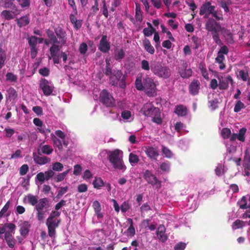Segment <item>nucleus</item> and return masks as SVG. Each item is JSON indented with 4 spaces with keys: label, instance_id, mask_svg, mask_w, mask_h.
Wrapping results in <instances>:
<instances>
[{
    "label": "nucleus",
    "instance_id": "obj_1",
    "mask_svg": "<svg viewBox=\"0 0 250 250\" xmlns=\"http://www.w3.org/2000/svg\"><path fill=\"white\" fill-rule=\"evenodd\" d=\"M135 87L140 91H144L149 97H154L157 95L156 84L154 80L146 76L142 79V77H138L135 81Z\"/></svg>",
    "mask_w": 250,
    "mask_h": 250
},
{
    "label": "nucleus",
    "instance_id": "obj_2",
    "mask_svg": "<svg viewBox=\"0 0 250 250\" xmlns=\"http://www.w3.org/2000/svg\"><path fill=\"white\" fill-rule=\"evenodd\" d=\"M123 152L122 150L116 149L109 152L108 160L112 164L115 169L124 172L126 167L123 161Z\"/></svg>",
    "mask_w": 250,
    "mask_h": 250
},
{
    "label": "nucleus",
    "instance_id": "obj_3",
    "mask_svg": "<svg viewBox=\"0 0 250 250\" xmlns=\"http://www.w3.org/2000/svg\"><path fill=\"white\" fill-rule=\"evenodd\" d=\"M199 14L204 16L205 19L209 18L211 16L216 20L221 21L223 20L222 15H219L218 11L215 10V6L212 5L210 1L205 2L200 8Z\"/></svg>",
    "mask_w": 250,
    "mask_h": 250
},
{
    "label": "nucleus",
    "instance_id": "obj_4",
    "mask_svg": "<svg viewBox=\"0 0 250 250\" xmlns=\"http://www.w3.org/2000/svg\"><path fill=\"white\" fill-rule=\"evenodd\" d=\"M151 71L160 78H168L171 75V71L168 67L164 66L160 62H156L150 65Z\"/></svg>",
    "mask_w": 250,
    "mask_h": 250
},
{
    "label": "nucleus",
    "instance_id": "obj_5",
    "mask_svg": "<svg viewBox=\"0 0 250 250\" xmlns=\"http://www.w3.org/2000/svg\"><path fill=\"white\" fill-rule=\"evenodd\" d=\"M143 114L146 116L151 117L153 123L157 125H161L164 118V114L160 110H141Z\"/></svg>",
    "mask_w": 250,
    "mask_h": 250
},
{
    "label": "nucleus",
    "instance_id": "obj_6",
    "mask_svg": "<svg viewBox=\"0 0 250 250\" xmlns=\"http://www.w3.org/2000/svg\"><path fill=\"white\" fill-rule=\"evenodd\" d=\"M100 100L106 107H113L115 105V101L113 96L105 89L101 92Z\"/></svg>",
    "mask_w": 250,
    "mask_h": 250
},
{
    "label": "nucleus",
    "instance_id": "obj_7",
    "mask_svg": "<svg viewBox=\"0 0 250 250\" xmlns=\"http://www.w3.org/2000/svg\"><path fill=\"white\" fill-rule=\"evenodd\" d=\"M143 178L148 184L155 186L156 188H160L161 187V181L159 180L155 175L149 170H146L144 171Z\"/></svg>",
    "mask_w": 250,
    "mask_h": 250
},
{
    "label": "nucleus",
    "instance_id": "obj_8",
    "mask_svg": "<svg viewBox=\"0 0 250 250\" xmlns=\"http://www.w3.org/2000/svg\"><path fill=\"white\" fill-rule=\"evenodd\" d=\"M208 20L205 23V28L211 33L216 32V31H220L221 28L219 23L217 22L216 20L213 18H208Z\"/></svg>",
    "mask_w": 250,
    "mask_h": 250
},
{
    "label": "nucleus",
    "instance_id": "obj_9",
    "mask_svg": "<svg viewBox=\"0 0 250 250\" xmlns=\"http://www.w3.org/2000/svg\"><path fill=\"white\" fill-rule=\"evenodd\" d=\"M28 43L30 48V56L32 59H34L38 53L37 45L38 43V37L31 36L27 38Z\"/></svg>",
    "mask_w": 250,
    "mask_h": 250
},
{
    "label": "nucleus",
    "instance_id": "obj_10",
    "mask_svg": "<svg viewBox=\"0 0 250 250\" xmlns=\"http://www.w3.org/2000/svg\"><path fill=\"white\" fill-rule=\"evenodd\" d=\"M39 87L45 96L50 95L53 90V86L50 85L49 82L45 79L42 78L40 81Z\"/></svg>",
    "mask_w": 250,
    "mask_h": 250
},
{
    "label": "nucleus",
    "instance_id": "obj_11",
    "mask_svg": "<svg viewBox=\"0 0 250 250\" xmlns=\"http://www.w3.org/2000/svg\"><path fill=\"white\" fill-rule=\"evenodd\" d=\"M98 49L100 51L104 53H107L110 50V42L107 40L106 35L102 36L99 42Z\"/></svg>",
    "mask_w": 250,
    "mask_h": 250
},
{
    "label": "nucleus",
    "instance_id": "obj_12",
    "mask_svg": "<svg viewBox=\"0 0 250 250\" xmlns=\"http://www.w3.org/2000/svg\"><path fill=\"white\" fill-rule=\"evenodd\" d=\"M123 76V73L120 70H114L113 74L109 77V83L113 86H117L120 79Z\"/></svg>",
    "mask_w": 250,
    "mask_h": 250
},
{
    "label": "nucleus",
    "instance_id": "obj_13",
    "mask_svg": "<svg viewBox=\"0 0 250 250\" xmlns=\"http://www.w3.org/2000/svg\"><path fill=\"white\" fill-rule=\"evenodd\" d=\"M230 83L232 86H234V82L232 78L230 75L223 78L219 81V88L220 90H226L229 87V84Z\"/></svg>",
    "mask_w": 250,
    "mask_h": 250
},
{
    "label": "nucleus",
    "instance_id": "obj_14",
    "mask_svg": "<svg viewBox=\"0 0 250 250\" xmlns=\"http://www.w3.org/2000/svg\"><path fill=\"white\" fill-rule=\"evenodd\" d=\"M52 139L54 145L58 147L59 149L62 147V132L61 130H57L55 134L51 135Z\"/></svg>",
    "mask_w": 250,
    "mask_h": 250
},
{
    "label": "nucleus",
    "instance_id": "obj_15",
    "mask_svg": "<svg viewBox=\"0 0 250 250\" xmlns=\"http://www.w3.org/2000/svg\"><path fill=\"white\" fill-rule=\"evenodd\" d=\"M13 233H14V231L12 232L11 231H7L4 234V238L6 243L8 247L11 249L14 248L16 243V240L12 235Z\"/></svg>",
    "mask_w": 250,
    "mask_h": 250
},
{
    "label": "nucleus",
    "instance_id": "obj_16",
    "mask_svg": "<svg viewBox=\"0 0 250 250\" xmlns=\"http://www.w3.org/2000/svg\"><path fill=\"white\" fill-rule=\"evenodd\" d=\"M34 124L37 126V130L40 133L44 134L50 132V130L46 128L45 126L43 125L42 121L38 118L33 119Z\"/></svg>",
    "mask_w": 250,
    "mask_h": 250
},
{
    "label": "nucleus",
    "instance_id": "obj_17",
    "mask_svg": "<svg viewBox=\"0 0 250 250\" xmlns=\"http://www.w3.org/2000/svg\"><path fill=\"white\" fill-rule=\"evenodd\" d=\"M46 225L48 227L49 235L51 237L54 236L55 229L57 227L58 223H56L55 221L53 222L51 218H48L46 221Z\"/></svg>",
    "mask_w": 250,
    "mask_h": 250
},
{
    "label": "nucleus",
    "instance_id": "obj_18",
    "mask_svg": "<svg viewBox=\"0 0 250 250\" xmlns=\"http://www.w3.org/2000/svg\"><path fill=\"white\" fill-rule=\"evenodd\" d=\"M200 83L198 80H193L189 85V93L192 95H197L199 92Z\"/></svg>",
    "mask_w": 250,
    "mask_h": 250
},
{
    "label": "nucleus",
    "instance_id": "obj_19",
    "mask_svg": "<svg viewBox=\"0 0 250 250\" xmlns=\"http://www.w3.org/2000/svg\"><path fill=\"white\" fill-rule=\"evenodd\" d=\"M165 231L166 228L163 225H160L156 231V234L158 236L159 240L162 242H165L167 239V237L165 234Z\"/></svg>",
    "mask_w": 250,
    "mask_h": 250
},
{
    "label": "nucleus",
    "instance_id": "obj_20",
    "mask_svg": "<svg viewBox=\"0 0 250 250\" xmlns=\"http://www.w3.org/2000/svg\"><path fill=\"white\" fill-rule=\"evenodd\" d=\"M188 64L185 62L183 64V68H181L179 70L181 76L183 78H188L191 76L192 71L190 68L187 69Z\"/></svg>",
    "mask_w": 250,
    "mask_h": 250
},
{
    "label": "nucleus",
    "instance_id": "obj_21",
    "mask_svg": "<svg viewBox=\"0 0 250 250\" xmlns=\"http://www.w3.org/2000/svg\"><path fill=\"white\" fill-rule=\"evenodd\" d=\"M145 152L147 157L151 160H156L159 155L157 148L153 147H148Z\"/></svg>",
    "mask_w": 250,
    "mask_h": 250
},
{
    "label": "nucleus",
    "instance_id": "obj_22",
    "mask_svg": "<svg viewBox=\"0 0 250 250\" xmlns=\"http://www.w3.org/2000/svg\"><path fill=\"white\" fill-rule=\"evenodd\" d=\"M20 227V234L21 235L25 237L29 231V229L31 227L30 223L28 221H23L21 223Z\"/></svg>",
    "mask_w": 250,
    "mask_h": 250
},
{
    "label": "nucleus",
    "instance_id": "obj_23",
    "mask_svg": "<svg viewBox=\"0 0 250 250\" xmlns=\"http://www.w3.org/2000/svg\"><path fill=\"white\" fill-rule=\"evenodd\" d=\"M48 207V202L46 198L41 199L36 205V208L37 211H46Z\"/></svg>",
    "mask_w": 250,
    "mask_h": 250
},
{
    "label": "nucleus",
    "instance_id": "obj_24",
    "mask_svg": "<svg viewBox=\"0 0 250 250\" xmlns=\"http://www.w3.org/2000/svg\"><path fill=\"white\" fill-rule=\"evenodd\" d=\"M33 159L36 164L40 165L46 164L51 161L50 158L46 156H40L36 153L33 154Z\"/></svg>",
    "mask_w": 250,
    "mask_h": 250
},
{
    "label": "nucleus",
    "instance_id": "obj_25",
    "mask_svg": "<svg viewBox=\"0 0 250 250\" xmlns=\"http://www.w3.org/2000/svg\"><path fill=\"white\" fill-rule=\"evenodd\" d=\"M143 45L145 50L151 55H153L155 53L154 47L151 45L150 41L147 38H145L143 40Z\"/></svg>",
    "mask_w": 250,
    "mask_h": 250
},
{
    "label": "nucleus",
    "instance_id": "obj_26",
    "mask_svg": "<svg viewBox=\"0 0 250 250\" xmlns=\"http://www.w3.org/2000/svg\"><path fill=\"white\" fill-rule=\"evenodd\" d=\"M16 228L15 225L13 223H5L4 225L0 227V238L1 237L2 234L5 233L7 231H6V229H8V231H11L12 232L15 231Z\"/></svg>",
    "mask_w": 250,
    "mask_h": 250
},
{
    "label": "nucleus",
    "instance_id": "obj_27",
    "mask_svg": "<svg viewBox=\"0 0 250 250\" xmlns=\"http://www.w3.org/2000/svg\"><path fill=\"white\" fill-rule=\"evenodd\" d=\"M16 21H17L18 26L21 27L28 25L30 22V19L28 15H25L21 17L20 19H17Z\"/></svg>",
    "mask_w": 250,
    "mask_h": 250
},
{
    "label": "nucleus",
    "instance_id": "obj_28",
    "mask_svg": "<svg viewBox=\"0 0 250 250\" xmlns=\"http://www.w3.org/2000/svg\"><path fill=\"white\" fill-rule=\"evenodd\" d=\"M217 2L220 4V7L224 9L226 13L229 12V6L232 4V1L230 0H218Z\"/></svg>",
    "mask_w": 250,
    "mask_h": 250
},
{
    "label": "nucleus",
    "instance_id": "obj_29",
    "mask_svg": "<svg viewBox=\"0 0 250 250\" xmlns=\"http://www.w3.org/2000/svg\"><path fill=\"white\" fill-rule=\"evenodd\" d=\"M61 46L62 44L61 45H59L57 44V43H53V45L49 49L51 56H58Z\"/></svg>",
    "mask_w": 250,
    "mask_h": 250
},
{
    "label": "nucleus",
    "instance_id": "obj_30",
    "mask_svg": "<svg viewBox=\"0 0 250 250\" xmlns=\"http://www.w3.org/2000/svg\"><path fill=\"white\" fill-rule=\"evenodd\" d=\"M125 56V51L121 49L115 51L114 59L116 61L120 62Z\"/></svg>",
    "mask_w": 250,
    "mask_h": 250
},
{
    "label": "nucleus",
    "instance_id": "obj_31",
    "mask_svg": "<svg viewBox=\"0 0 250 250\" xmlns=\"http://www.w3.org/2000/svg\"><path fill=\"white\" fill-rule=\"evenodd\" d=\"M13 0H0V2L3 3L4 8L17 9V6L13 3Z\"/></svg>",
    "mask_w": 250,
    "mask_h": 250
},
{
    "label": "nucleus",
    "instance_id": "obj_32",
    "mask_svg": "<svg viewBox=\"0 0 250 250\" xmlns=\"http://www.w3.org/2000/svg\"><path fill=\"white\" fill-rule=\"evenodd\" d=\"M12 13H14V12L9 10H4L1 12V16L6 20H10L14 18Z\"/></svg>",
    "mask_w": 250,
    "mask_h": 250
},
{
    "label": "nucleus",
    "instance_id": "obj_33",
    "mask_svg": "<svg viewBox=\"0 0 250 250\" xmlns=\"http://www.w3.org/2000/svg\"><path fill=\"white\" fill-rule=\"evenodd\" d=\"M45 32L47 37L49 38V40H50L51 41L53 42V43H59V42H58L57 39L52 30L47 29L45 30Z\"/></svg>",
    "mask_w": 250,
    "mask_h": 250
},
{
    "label": "nucleus",
    "instance_id": "obj_34",
    "mask_svg": "<svg viewBox=\"0 0 250 250\" xmlns=\"http://www.w3.org/2000/svg\"><path fill=\"white\" fill-rule=\"evenodd\" d=\"M6 92L7 94V98L10 100H14L17 96V91L12 87L9 88Z\"/></svg>",
    "mask_w": 250,
    "mask_h": 250
},
{
    "label": "nucleus",
    "instance_id": "obj_35",
    "mask_svg": "<svg viewBox=\"0 0 250 250\" xmlns=\"http://www.w3.org/2000/svg\"><path fill=\"white\" fill-rule=\"evenodd\" d=\"M6 53L1 47H0V69L4 65L6 59Z\"/></svg>",
    "mask_w": 250,
    "mask_h": 250
},
{
    "label": "nucleus",
    "instance_id": "obj_36",
    "mask_svg": "<svg viewBox=\"0 0 250 250\" xmlns=\"http://www.w3.org/2000/svg\"><path fill=\"white\" fill-rule=\"evenodd\" d=\"M104 184L103 180L100 177H95L93 182L94 187L97 189H99L101 187H103L104 186Z\"/></svg>",
    "mask_w": 250,
    "mask_h": 250
},
{
    "label": "nucleus",
    "instance_id": "obj_37",
    "mask_svg": "<svg viewBox=\"0 0 250 250\" xmlns=\"http://www.w3.org/2000/svg\"><path fill=\"white\" fill-rule=\"evenodd\" d=\"M128 221L130 222V225L126 230V233L128 236L133 237L135 233V230L133 225V221L130 218L128 219Z\"/></svg>",
    "mask_w": 250,
    "mask_h": 250
},
{
    "label": "nucleus",
    "instance_id": "obj_38",
    "mask_svg": "<svg viewBox=\"0 0 250 250\" xmlns=\"http://www.w3.org/2000/svg\"><path fill=\"white\" fill-rule=\"evenodd\" d=\"M41 150L43 154L49 155L53 152V148L50 146L45 145L41 147Z\"/></svg>",
    "mask_w": 250,
    "mask_h": 250
},
{
    "label": "nucleus",
    "instance_id": "obj_39",
    "mask_svg": "<svg viewBox=\"0 0 250 250\" xmlns=\"http://www.w3.org/2000/svg\"><path fill=\"white\" fill-rule=\"evenodd\" d=\"M247 129L243 127L239 130V133L237 134V139L242 142L245 141V134Z\"/></svg>",
    "mask_w": 250,
    "mask_h": 250
},
{
    "label": "nucleus",
    "instance_id": "obj_40",
    "mask_svg": "<svg viewBox=\"0 0 250 250\" xmlns=\"http://www.w3.org/2000/svg\"><path fill=\"white\" fill-rule=\"evenodd\" d=\"M237 204L239 206L240 208L247 209L249 208L247 206V199L245 196H243L240 200L238 201Z\"/></svg>",
    "mask_w": 250,
    "mask_h": 250
},
{
    "label": "nucleus",
    "instance_id": "obj_41",
    "mask_svg": "<svg viewBox=\"0 0 250 250\" xmlns=\"http://www.w3.org/2000/svg\"><path fill=\"white\" fill-rule=\"evenodd\" d=\"M244 169H250V155L246 152L243 164Z\"/></svg>",
    "mask_w": 250,
    "mask_h": 250
},
{
    "label": "nucleus",
    "instance_id": "obj_42",
    "mask_svg": "<svg viewBox=\"0 0 250 250\" xmlns=\"http://www.w3.org/2000/svg\"><path fill=\"white\" fill-rule=\"evenodd\" d=\"M244 225L245 223L244 221L237 219L233 223L232 227L233 229H236L243 228Z\"/></svg>",
    "mask_w": 250,
    "mask_h": 250
},
{
    "label": "nucleus",
    "instance_id": "obj_43",
    "mask_svg": "<svg viewBox=\"0 0 250 250\" xmlns=\"http://www.w3.org/2000/svg\"><path fill=\"white\" fill-rule=\"evenodd\" d=\"M139 161V158L138 156L133 153H130L129 155V162L130 163L133 165V164H137Z\"/></svg>",
    "mask_w": 250,
    "mask_h": 250
},
{
    "label": "nucleus",
    "instance_id": "obj_44",
    "mask_svg": "<svg viewBox=\"0 0 250 250\" xmlns=\"http://www.w3.org/2000/svg\"><path fill=\"white\" fill-rule=\"evenodd\" d=\"M61 214V212L58 211L57 210L53 211L50 215V216L48 217V218H51L52 221L53 222L55 221L56 223H59L61 221L60 220H58L57 219V217L59 216Z\"/></svg>",
    "mask_w": 250,
    "mask_h": 250
},
{
    "label": "nucleus",
    "instance_id": "obj_45",
    "mask_svg": "<svg viewBox=\"0 0 250 250\" xmlns=\"http://www.w3.org/2000/svg\"><path fill=\"white\" fill-rule=\"evenodd\" d=\"M26 199H27L28 203H29L32 206L36 205L38 203L37 198L33 195L28 194L26 196Z\"/></svg>",
    "mask_w": 250,
    "mask_h": 250
},
{
    "label": "nucleus",
    "instance_id": "obj_46",
    "mask_svg": "<svg viewBox=\"0 0 250 250\" xmlns=\"http://www.w3.org/2000/svg\"><path fill=\"white\" fill-rule=\"evenodd\" d=\"M231 130L228 128H224L221 131V135L224 139H228L231 135Z\"/></svg>",
    "mask_w": 250,
    "mask_h": 250
},
{
    "label": "nucleus",
    "instance_id": "obj_47",
    "mask_svg": "<svg viewBox=\"0 0 250 250\" xmlns=\"http://www.w3.org/2000/svg\"><path fill=\"white\" fill-rule=\"evenodd\" d=\"M219 32V31H216V32L212 33L211 35L212 39L218 45H222L223 44V42L219 38L218 34Z\"/></svg>",
    "mask_w": 250,
    "mask_h": 250
},
{
    "label": "nucleus",
    "instance_id": "obj_48",
    "mask_svg": "<svg viewBox=\"0 0 250 250\" xmlns=\"http://www.w3.org/2000/svg\"><path fill=\"white\" fill-rule=\"evenodd\" d=\"M6 80L11 82H16L17 81V76L11 72H8L6 74Z\"/></svg>",
    "mask_w": 250,
    "mask_h": 250
},
{
    "label": "nucleus",
    "instance_id": "obj_49",
    "mask_svg": "<svg viewBox=\"0 0 250 250\" xmlns=\"http://www.w3.org/2000/svg\"><path fill=\"white\" fill-rule=\"evenodd\" d=\"M155 30L154 28H148L146 27L143 29V32L145 36L150 37L155 32Z\"/></svg>",
    "mask_w": 250,
    "mask_h": 250
},
{
    "label": "nucleus",
    "instance_id": "obj_50",
    "mask_svg": "<svg viewBox=\"0 0 250 250\" xmlns=\"http://www.w3.org/2000/svg\"><path fill=\"white\" fill-rule=\"evenodd\" d=\"M239 76L243 81H247L249 75V73L244 70H241L239 71Z\"/></svg>",
    "mask_w": 250,
    "mask_h": 250
},
{
    "label": "nucleus",
    "instance_id": "obj_51",
    "mask_svg": "<svg viewBox=\"0 0 250 250\" xmlns=\"http://www.w3.org/2000/svg\"><path fill=\"white\" fill-rule=\"evenodd\" d=\"M160 168L162 171L168 172L170 171V163L169 162L162 163L160 165Z\"/></svg>",
    "mask_w": 250,
    "mask_h": 250
},
{
    "label": "nucleus",
    "instance_id": "obj_52",
    "mask_svg": "<svg viewBox=\"0 0 250 250\" xmlns=\"http://www.w3.org/2000/svg\"><path fill=\"white\" fill-rule=\"evenodd\" d=\"M87 49L88 46L87 44L85 42H83L81 44H80L79 48V50L81 54L84 55L86 53Z\"/></svg>",
    "mask_w": 250,
    "mask_h": 250
},
{
    "label": "nucleus",
    "instance_id": "obj_53",
    "mask_svg": "<svg viewBox=\"0 0 250 250\" xmlns=\"http://www.w3.org/2000/svg\"><path fill=\"white\" fill-rule=\"evenodd\" d=\"M17 1L22 8L28 7L30 5V0H17Z\"/></svg>",
    "mask_w": 250,
    "mask_h": 250
},
{
    "label": "nucleus",
    "instance_id": "obj_54",
    "mask_svg": "<svg viewBox=\"0 0 250 250\" xmlns=\"http://www.w3.org/2000/svg\"><path fill=\"white\" fill-rule=\"evenodd\" d=\"M130 208L128 201H125L121 206V210L122 212L125 213Z\"/></svg>",
    "mask_w": 250,
    "mask_h": 250
},
{
    "label": "nucleus",
    "instance_id": "obj_55",
    "mask_svg": "<svg viewBox=\"0 0 250 250\" xmlns=\"http://www.w3.org/2000/svg\"><path fill=\"white\" fill-rule=\"evenodd\" d=\"M49 69L46 67L41 68L39 70V73L40 74L44 77L48 76L49 74Z\"/></svg>",
    "mask_w": 250,
    "mask_h": 250
},
{
    "label": "nucleus",
    "instance_id": "obj_56",
    "mask_svg": "<svg viewBox=\"0 0 250 250\" xmlns=\"http://www.w3.org/2000/svg\"><path fill=\"white\" fill-rule=\"evenodd\" d=\"M162 152L167 158H170L172 157L171 151L167 147L163 146Z\"/></svg>",
    "mask_w": 250,
    "mask_h": 250
},
{
    "label": "nucleus",
    "instance_id": "obj_57",
    "mask_svg": "<svg viewBox=\"0 0 250 250\" xmlns=\"http://www.w3.org/2000/svg\"><path fill=\"white\" fill-rule=\"evenodd\" d=\"M118 106L120 109H126L130 108L129 106L127 104L125 101H119L118 103Z\"/></svg>",
    "mask_w": 250,
    "mask_h": 250
},
{
    "label": "nucleus",
    "instance_id": "obj_58",
    "mask_svg": "<svg viewBox=\"0 0 250 250\" xmlns=\"http://www.w3.org/2000/svg\"><path fill=\"white\" fill-rule=\"evenodd\" d=\"M4 131L5 133V136L7 138H10L15 133V130L13 129L8 127H6Z\"/></svg>",
    "mask_w": 250,
    "mask_h": 250
},
{
    "label": "nucleus",
    "instance_id": "obj_59",
    "mask_svg": "<svg viewBox=\"0 0 250 250\" xmlns=\"http://www.w3.org/2000/svg\"><path fill=\"white\" fill-rule=\"evenodd\" d=\"M52 169L54 171H60L62 169V165L59 162H56L52 165Z\"/></svg>",
    "mask_w": 250,
    "mask_h": 250
},
{
    "label": "nucleus",
    "instance_id": "obj_60",
    "mask_svg": "<svg viewBox=\"0 0 250 250\" xmlns=\"http://www.w3.org/2000/svg\"><path fill=\"white\" fill-rule=\"evenodd\" d=\"M186 244L183 242H179L175 245L174 250H184L186 247Z\"/></svg>",
    "mask_w": 250,
    "mask_h": 250
},
{
    "label": "nucleus",
    "instance_id": "obj_61",
    "mask_svg": "<svg viewBox=\"0 0 250 250\" xmlns=\"http://www.w3.org/2000/svg\"><path fill=\"white\" fill-rule=\"evenodd\" d=\"M141 67L144 70L148 71L150 68L148 62L146 60H143L141 62Z\"/></svg>",
    "mask_w": 250,
    "mask_h": 250
},
{
    "label": "nucleus",
    "instance_id": "obj_62",
    "mask_svg": "<svg viewBox=\"0 0 250 250\" xmlns=\"http://www.w3.org/2000/svg\"><path fill=\"white\" fill-rule=\"evenodd\" d=\"M28 169L29 167L27 165L25 164L22 165L20 169V173L21 175H25L27 173Z\"/></svg>",
    "mask_w": 250,
    "mask_h": 250
},
{
    "label": "nucleus",
    "instance_id": "obj_63",
    "mask_svg": "<svg viewBox=\"0 0 250 250\" xmlns=\"http://www.w3.org/2000/svg\"><path fill=\"white\" fill-rule=\"evenodd\" d=\"M36 179L42 184L45 180V174L43 172H40L36 176Z\"/></svg>",
    "mask_w": 250,
    "mask_h": 250
},
{
    "label": "nucleus",
    "instance_id": "obj_64",
    "mask_svg": "<svg viewBox=\"0 0 250 250\" xmlns=\"http://www.w3.org/2000/svg\"><path fill=\"white\" fill-rule=\"evenodd\" d=\"M92 207L95 212H98L101 210V204L98 201H95L93 202Z\"/></svg>",
    "mask_w": 250,
    "mask_h": 250
}]
</instances>
